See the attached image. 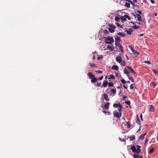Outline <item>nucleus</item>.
Segmentation results:
<instances>
[{"label":"nucleus","mask_w":158,"mask_h":158,"mask_svg":"<svg viewBox=\"0 0 158 158\" xmlns=\"http://www.w3.org/2000/svg\"><path fill=\"white\" fill-rule=\"evenodd\" d=\"M137 149H136L135 147L133 145L131 148V149L132 152L134 153H139L141 152V150L140 148H141V146L139 145H137L136 146Z\"/></svg>","instance_id":"f257e3e1"},{"label":"nucleus","mask_w":158,"mask_h":158,"mask_svg":"<svg viewBox=\"0 0 158 158\" xmlns=\"http://www.w3.org/2000/svg\"><path fill=\"white\" fill-rule=\"evenodd\" d=\"M103 39L105 40V43L106 44H112L114 42V39L111 37H104Z\"/></svg>","instance_id":"f03ea898"},{"label":"nucleus","mask_w":158,"mask_h":158,"mask_svg":"<svg viewBox=\"0 0 158 158\" xmlns=\"http://www.w3.org/2000/svg\"><path fill=\"white\" fill-rule=\"evenodd\" d=\"M115 45L119 48V49L120 50L121 52L122 53L123 52V47L119 43V42H115Z\"/></svg>","instance_id":"7ed1b4c3"},{"label":"nucleus","mask_w":158,"mask_h":158,"mask_svg":"<svg viewBox=\"0 0 158 158\" xmlns=\"http://www.w3.org/2000/svg\"><path fill=\"white\" fill-rule=\"evenodd\" d=\"M113 114L115 117L117 118H120L121 117V115H120L119 113L116 110H114L113 112Z\"/></svg>","instance_id":"20e7f679"},{"label":"nucleus","mask_w":158,"mask_h":158,"mask_svg":"<svg viewBox=\"0 0 158 158\" xmlns=\"http://www.w3.org/2000/svg\"><path fill=\"white\" fill-rule=\"evenodd\" d=\"M133 30L132 28H130L129 30H127V28L125 29V31L126 32L128 35H131Z\"/></svg>","instance_id":"39448f33"},{"label":"nucleus","mask_w":158,"mask_h":158,"mask_svg":"<svg viewBox=\"0 0 158 158\" xmlns=\"http://www.w3.org/2000/svg\"><path fill=\"white\" fill-rule=\"evenodd\" d=\"M116 60L119 63H120L122 60V59L121 57L118 56L116 58Z\"/></svg>","instance_id":"423d86ee"},{"label":"nucleus","mask_w":158,"mask_h":158,"mask_svg":"<svg viewBox=\"0 0 158 158\" xmlns=\"http://www.w3.org/2000/svg\"><path fill=\"white\" fill-rule=\"evenodd\" d=\"M87 75L89 76L90 79L93 78L95 77V76L94 75H93L92 73L91 72L88 73Z\"/></svg>","instance_id":"0eeeda50"},{"label":"nucleus","mask_w":158,"mask_h":158,"mask_svg":"<svg viewBox=\"0 0 158 158\" xmlns=\"http://www.w3.org/2000/svg\"><path fill=\"white\" fill-rule=\"evenodd\" d=\"M107 49H108L111 51H114V48L113 45H108L107 48Z\"/></svg>","instance_id":"6e6552de"},{"label":"nucleus","mask_w":158,"mask_h":158,"mask_svg":"<svg viewBox=\"0 0 158 158\" xmlns=\"http://www.w3.org/2000/svg\"><path fill=\"white\" fill-rule=\"evenodd\" d=\"M113 106L114 108L122 107V106L121 105L118 103L114 104Z\"/></svg>","instance_id":"1a4fd4ad"},{"label":"nucleus","mask_w":158,"mask_h":158,"mask_svg":"<svg viewBox=\"0 0 158 158\" xmlns=\"http://www.w3.org/2000/svg\"><path fill=\"white\" fill-rule=\"evenodd\" d=\"M136 18H137L138 19L139 21H142V20L141 19V17L139 14H137L136 15Z\"/></svg>","instance_id":"9d476101"},{"label":"nucleus","mask_w":158,"mask_h":158,"mask_svg":"<svg viewBox=\"0 0 158 158\" xmlns=\"http://www.w3.org/2000/svg\"><path fill=\"white\" fill-rule=\"evenodd\" d=\"M127 68H128L131 71V72L135 74V72L134 71L133 69L131 67L127 66Z\"/></svg>","instance_id":"9b49d317"},{"label":"nucleus","mask_w":158,"mask_h":158,"mask_svg":"<svg viewBox=\"0 0 158 158\" xmlns=\"http://www.w3.org/2000/svg\"><path fill=\"white\" fill-rule=\"evenodd\" d=\"M110 104L109 102H107L105 103L104 105V107L105 109H108L109 108V106Z\"/></svg>","instance_id":"f8f14e48"},{"label":"nucleus","mask_w":158,"mask_h":158,"mask_svg":"<svg viewBox=\"0 0 158 158\" xmlns=\"http://www.w3.org/2000/svg\"><path fill=\"white\" fill-rule=\"evenodd\" d=\"M146 135V133H145L143 134L140 135L139 139L141 140H143L144 138V136Z\"/></svg>","instance_id":"ddd939ff"},{"label":"nucleus","mask_w":158,"mask_h":158,"mask_svg":"<svg viewBox=\"0 0 158 158\" xmlns=\"http://www.w3.org/2000/svg\"><path fill=\"white\" fill-rule=\"evenodd\" d=\"M104 99L107 101H109V100L108 95L106 94H104Z\"/></svg>","instance_id":"4468645a"},{"label":"nucleus","mask_w":158,"mask_h":158,"mask_svg":"<svg viewBox=\"0 0 158 158\" xmlns=\"http://www.w3.org/2000/svg\"><path fill=\"white\" fill-rule=\"evenodd\" d=\"M123 72L124 74L127 75H129V72L127 71L126 68H125L123 69Z\"/></svg>","instance_id":"2eb2a0df"},{"label":"nucleus","mask_w":158,"mask_h":158,"mask_svg":"<svg viewBox=\"0 0 158 158\" xmlns=\"http://www.w3.org/2000/svg\"><path fill=\"white\" fill-rule=\"evenodd\" d=\"M97 79L94 77L91 80V82L92 83L96 82L97 81Z\"/></svg>","instance_id":"dca6fc26"},{"label":"nucleus","mask_w":158,"mask_h":158,"mask_svg":"<svg viewBox=\"0 0 158 158\" xmlns=\"http://www.w3.org/2000/svg\"><path fill=\"white\" fill-rule=\"evenodd\" d=\"M130 141H132L135 139V136L134 135H132L131 137H130Z\"/></svg>","instance_id":"f3484780"},{"label":"nucleus","mask_w":158,"mask_h":158,"mask_svg":"<svg viewBox=\"0 0 158 158\" xmlns=\"http://www.w3.org/2000/svg\"><path fill=\"white\" fill-rule=\"evenodd\" d=\"M120 37H117L115 38V42H119L121 41Z\"/></svg>","instance_id":"a211bd4d"},{"label":"nucleus","mask_w":158,"mask_h":158,"mask_svg":"<svg viewBox=\"0 0 158 158\" xmlns=\"http://www.w3.org/2000/svg\"><path fill=\"white\" fill-rule=\"evenodd\" d=\"M112 69L115 70H117L118 69V67L117 65H114L112 67Z\"/></svg>","instance_id":"6ab92c4d"},{"label":"nucleus","mask_w":158,"mask_h":158,"mask_svg":"<svg viewBox=\"0 0 158 158\" xmlns=\"http://www.w3.org/2000/svg\"><path fill=\"white\" fill-rule=\"evenodd\" d=\"M118 35L119 36H121L123 37H124L125 36V35L122 32H118Z\"/></svg>","instance_id":"aec40b11"},{"label":"nucleus","mask_w":158,"mask_h":158,"mask_svg":"<svg viewBox=\"0 0 158 158\" xmlns=\"http://www.w3.org/2000/svg\"><path fill=\"white\" fill-rule=\"evenodd\" d=\"M125 6L126 7H127V8H130V3H129L128 2H126L125 3Z\"/></svg>","instance_id":"412c9836"},{"label":"nucleus","mask_w":158,"mask_h":158,"mask_svg":"<svg viewBox=\"0 0 158 158\" xmlns=\"http://www.w3.org/2000/svg\"><path fill=\"white\" fill-rule=\"evenodd\" d=\"M120 19H121L123 22H125L126 20V19L125 18V17L124 16H124H121L120 18Z\"/></svg>","instance_id":"4be33fe9"},{"label":"nucleus","mask_w":158,"mask_h":158,"mask_svg":"<svg viewBox=\"0 0 158 158\" xmlns=\"http://www.w3.org/2000/svg\"><path fill=\"white\" fill-rule=\"evenodd\" d=\"M131 123L130 122L128 121L127 122V128H129L130 127Z\"/></svg>","instance_id":"5701e85b"},{"label":"nucleus","mask_w":158,"mask_h":158,"mask_svg":"<svg viewBox=\"0 0 158 158\" xmlns=\"http://www.w3.org/2000/svg\"><path fill=\"white\" fill-rule=\"evenodd\" d=\"M103 33H104L105 36L107 35V34H109L108 31L106 30H104L103 31Z\"/></svg>","instance_id":"b1692460"},{"label":"nucleus","mask_w":158,"mask_h":158,"mask_svg":"<svg viewBox=\"0 0 158 158\" xmlns=\"http://www.w3.org/2000/svg\"><path fill=\"white\" fill-rule=\"evenodd\" d=\"M138 153H135L133 155V157L134 158H139V155L138 154Z\"/></svg>","instance_id":"393cba45"},{"label":"nucleus","mask_w":158,"mask_h":158,"mask_svg":"<svg viewBox=\"0 0 158 158\" xmlns=\"http://www.w3.org/2000/svg\"><path fill=\"white\" fill-rule=\"evenodd\" d=\"M139 27H140L139 26H137L135 24V25H134L132 26V27L134 29H137L139 28Z\"/></svg>","instance_id":"a878e982"},{"label":"nucleus","mask_w":158,"mask_h":158,"mask_svg":"<svg viewBox=\"0 0 158 158\" xmlns=\"http://www.w3.org/2000/svg\"><path fill=\"white\" fill-rule=\"evenodd\" d=\"M115 20L116 22H119L120 21V19L118 17H116L115 18Z\"/></svg>","instance_id":"bb28decb"},{"label":"nucleus","mask_w":158,"mask_h":158,"mask_svg":"<svg viewBox=\"0 0 158 158\" xmlns=\"http://www.w3.org/2000/svg\"><path fill=\"white\" fill-rule=\"evenodd\" d=\"M108 83V82L106 81V82H103V85L104 87H106V86L107 85Z\"/></svg>","instance_id":"cd10ccee"},{"label":"nucleus","mask_w":158,"mask_h":158,"mask_svg":"<svg viewBox=\"0 0 158 158\" xmlns=\"http://www.w3.org/2000/svg\"><path fill=\"white\" fill-rule=\"evenodd\" d=\"M109 31L111 33H113L114 31V30L113 29H112L111 28H108Z\"/></svg>","instance_id":"c85d7f7f"},{"label":"nucleus","mask_w":158,"mask_h":158,"mask_svg":"<svg viewBox=\"0 0 158 158\" xmlns=\"http://www.w3.org/2000/svg\"><path fill=\"white\" fill-rule=\"evenodd\" d=\"M124 16L125 17L126 19H128L129 20H131V18L129 16H128L127 15H125Z\"/></svg>","instance_id":"c756f323"},{"label":"nucleus","mask_w":158,"mask_h":158,"mask_svg":"<svg viewBox=\"0 0 158 158\" xmlns=\"http://www.w3.org/2000/svg\"><path fill=\"white\" fill-rule=\"evenodd\" d=\"M109 27L111 28H112L113 29H114L116 27L115 25H112L110 24H109Z\"/></svg>","instance_id":"7c9ffc66"},{"label":"nucleus","mask_w":158,"mask_h":158,"mask_svg":"<svg viewBox=\"0 0 158 158\" xmlns=\"http://www.w3.org/2000/svg\"><path fill=\"white\" fill-rule=\"evenodd\" d=\"M120 81L123 84H125L126 83V81L125 80L123 79H121L120 80Z\"/></svg>","instance_id":"2f4dec72"},{"label":"nucleus","mask_w":158,"mask_h":158,"mask_svg":"<svg viewBox=\"0 0 158 158\" xmlns=\"http://www.w3.org/2000/svg\"><path fill=\"white\" fill-rule=\"evenodd\" d=\"M126 63L125 62L124 60H122L121 63V64L123 66H124L126 65Z\"/></svg>","instance_id":"473e14b6"},{"label":"nucleus","mask_w":158,"mask_h":158,"mask_svg":"<svg viewBox=\"0 0 158 158\" xmlns=\"http://www.w3.org/2000/svg\"><path fill=\"white\" fill-rule=\"evenodd\" d=\"M115 78V77L114 76H113L112 75H110L109 77V79H114Z\"/></svg>","instance_id":"72a5a7b5"},{"label":"nucleus","mask_w":158,"mask_h":158,"mask_svg":"<svg viewBox=\"0 0 158 158\" xmlns=\"http://www.w3.org/2000/svg\"><path fill=\"white\" fill-rule=\"evenodd\" d=\"M127 77L128 78V79L129 80H131L132 82H133L134 81H133V78L132 77L129 76V75H127Z\"/></svg>","instance_id":"f704fd0d"},{"label":"nucleus","mask_w":158,"mask_h":158,"mask_svg":"<svg viewBox=\"0 0 158 158\" xmlns=\"http://www.w3.org/2000/svg\"><path fill=\"white\" fill-rule=\"evenodd\" d=\"M89 65L91 67H92L93 68H95L96 67V66L95 64H93L91 63H89Z\"/></svg>","instance_id":"c9c22d12"},{"label":"nucleus","mask_w":158,"mask_h":158,"mask_svg":"<svg viewBox=\"0 0 158 158\" xmlns=\"http://www.w3.org/2000/svg\"><path fill=\"white\" fill-rule=\"evenodd\" d=\"M154 107L153 106H151L150 108V111H154Z\"/></svg>","instance_id":"e433bc0d"},{"label":"nucleus","mask_w":158,"mask_h":158,"mask_svg":"<svg viewBox=\"0 0 158 158\" xmlns=\"http://www.w3.org/2000/svg\"><path fill=\"white\" fill-rule=\"evenodd\" d=\"M108 86L109 87L113 86V83L112 82H110L108 83Z\"/></svg>","instance_id":"4c0bfd02"},{"label":"nucleus","mask_w":158,"mask_h":158,"mask_svg":"<svg viewBox=\"0 0 158 158\" xmlns=\"http://www.w3.org/2000/svg\"><path fill=\"white\" fill-rule=\"evenodd\" d=\"M133 53H134V54H135L136 55H139V52H138L136 50H134L133 52Z\"/></svg>","instance_id":"58836bf2"},{"label":"nucleus","mask_w":158,"mask_h":158,"mask_svg":"<svg viewBox=\"0 0 158 158\" xmlns=\"http://www.w3.org/2000/svg\"><path fill=\"white\" fill-rule=\"evenodd\" d=\"M130 3L133 6V7H136V5L135 4L134 2L132 1Z\"/></svg>","instance_id":"ea45409f"},{"label":"nucleus","mask_w":158,"mask_h":158,"mask_svg":"<svg viewBox=\"0 0 158 158\" xmlns=\"http://www.w3.org/2000/svg\"><path fill=\"white\" fill-rule=\"evenodd\" d=\"M111 91L114 94H116V90L114 89H112L111 90Z\"/></svg>","instance_id":"a19ab883"},{"label":"nucleus","mask_w":158,"mask_h":158,"mask_svg":"<svg viewBox=\"0 0 158 158\" xmlns=\"http://www.w3.org/2000/svg\"><path fill=\"white\" fill-rule=\"evenodd\" d=\"M116 25L118 27H120L121 28H122L123 27V26H121V25H120V24L119 23H116Z\"/></svg>","instance_id":"79ce46f5"},{"label":"nucleus","mask_w":158,"mask_h":158,"mask_svg":"<svg viewBox=\"0 0 158 158\" xmlns=\"http://www.w3.org/2000/svg\"><path fill=\"white\" fill-rule=\"evenodd\" d=\"M154 151V148H152L149 151V152L150 153H151Z\"/></svg>","instance_id":"37998d69"},{"label":"nucleus","mask_w":158,"mask_h":158,"mask_svg":"<svg viewBox=\"0 0 158 158\" xmlns=\"http://www.w3.org/2000/svg\"><path fill=\"white\" fill-rule=\"evenodd\" d=\"M129 47L131 49V50L132 52H133L135 50L132 47L131 45H129Z\"/></svg>","instance_id":"c03bdc74"},{"label":"nucleus","mask_w":158,"mask_h":158,"mask_svg":"<svg viewBox=\"0 0 158 158\" xmlns=\"http://www.w3.org/2000/svg\"><path fill=\"white\" fill-rule=\"evenodd\" d=\"M96 72L99 73V74H101L103 72L101 70H97L95 71Z\"/></svg>","instance_id":"a18cd8bd"},{"label":"nucleus","mask_w":158,"mask_h":158,"mask_svg":"<svg viewBox=\"0 0 158 158\" xmlns=\"http://www.w3.org/2000/svg\"><path fill=\"white\" fill-rule=\"evenodd\" d=\"M143 62L146 63L148 65L150 64H151L150 62L149 61H143Z\"/></svg>","instance_id":"49530a36"},{"label":"nucleus","mask_w":158,"mask_h":158,"mask_svg":"<svg viewBox=\"0 0 158 158\" xmlns=\"http://www.w3.org/2000/svg\"><path fill=\"white\" fill-rule=\"evenodd\" d=\"M152 71L155 74H157V72L156 70H155L154 69H152Z\"/></svg>","instance_id":"de8ad7c7"},{"label":"nucleus","mask_w":158,"mask_h":158,"mask_svg":"<svg viewBox=\"0 0 158 158\" xmlns=\"http://www.w3.org/2000/svg\"><path fill=\"white\" fill-rule=\"evenodd\" d=\"M134 88V85L133 84H131V85L130 87V88L131 89H132Z\"/></svg>","instance_id":"09e8293b"},{"label":"nucleus","mask_w":158,"mask_h":158,"mask_svg":"<svg viewBox=\"0 0 158 158\" xmlns=\"http://www.w3.org/2000/svg\"><path fill=\"white\" fill-rule=\"evenodd\" d=\"M136 123L137 124H140V120L138 117H137V120L136 121Z\"/></svg>","instance_id":"8fccbe9b"},{"label":"nucleus","mask_w":158,"mask_h":158,"mask_svg":"<svg viewBox=\"0 0 158 158\" xmlns=\"http://www.w3.org/2000/svg\"><path fill=\"white\" fill-rule=\"evenodd\" d=\"M103 112L106 114H107L109 115L110 114V112L109 111L107 112V111H103Z\"/></svg>","instance_id":"3c124183"},{"label":"nucleus","mask_w":158,"mask_h":158,"mask_svg":"<svg viewBox=\"0 0 158 158\" xmlns=\"http://www.w3.org/2000/svg\"><path fill=\"white\" fill-rule=\"evenodd\" d=\"M125 103L126 104H127V105H129L130 106V101H125Z\"/></svg>","instance_id":"603ef678"},{"label":"nucleus","mask_w":158,"mask_h":158,"mask_svg":"<svg viewBox=\"0 0 158 158\" xmlns=\"http://www.w3.org/2000/svg\"><path fill=\"white\" fill-rule=\"evenodd\" d=\"M103 57H100V56H98L97 58V59L98 60H101V59H102L103 58Z\"/></svg>","instance_id":"864d4df0"},{"label":"nucleus","mask_w":158,"mask_h":158,"mask_svg":"<svg viewBox=\"0 0 158 158\" xmlns=\"http://www.w3.org/2000/svg\"><path fill=\"white\" fill-rule=\"evenodd\" d=\"M119 139L121 141H123V142H125V140L123 139H121V138H119Z\"/></svg>","instance_id":"5fc2aeb1"},{"label":"nucleus","mask_w":158,"mask_h":158,"mask_svg":"<svg viewBox=\"0 0 158 158\" xmlns=\"http://www.w3.org/2000/svg\"><path fill=\"white\" fill-rule=\"evenodd\" d=\"M122 108H123V107H119V108L118 109V110L119 112H121V111H122Z\"/></svg>","instance_id":"6e6d98bb"},{"label":"nucleus","mask_w":158,"mask_h":158,"mask_svg":"<svg viewBox=\"0 0 158 158\" xmlns=\"http://www.w3.org/2000/svg\"><path fill=\"white\" fill-rule=\"evenodd\" d=\"M103 76H102L101 77H99L98 78V79L99 80H102V79L103 78Z\"/></svg>","instance_id":"4d7b16f0"},{"label":"nucleus","mask_w":158,"mask_h":158,"mask_svg":"<svg viewBox=\"0 0 158 158\" xmlns=\"http://www.w3.org/2000/svg\"><path fill=\"white\" fill-rule=\"evenodd\" d=\"M137 12L140 15H141L142 14V13L141 11L140 10H137Z\"/></svg>","instance_id":"13d9d810"},{"label":"nucleus","mask_w":158,"mask_h":158,"mask_svg":"<svg viewBox=\"0 0 158 158\" xmlns=\"http://www.w3.org/2000/svg\"><path fill=\"white\" fill-rule=\"evenodd\" d=\"M101 84V82L98 83L97 84V85L98 86H100Z\"/></svg>","instance_id":"bf43d9fd"},{"label":"nucleus","mask_w":158,"mask_h":158,"mask_svg":"<svg viewBox=\"0 0 158 158\" xmlns=\"http://www.w3.org/2000/svg\"><path fill=\"white\" fill-rule=\"evenodd\" d=\"M149 141V140L148 139H146L145 140V144H146V143L148 142Z\"/></svg>","instance_id":"052dcab7"},{"label":"nucleus","mask_w":158,"mask_h":158,"mask_svg":"<svg viewBox=\"0 0 158 158\" xmlns=\"http://www.w3.org/2000/svg\"><path fill=\"white\" fill-rule=\"evenodd\" d=\"M140 118H141V119L142 120V121H143V118H142V114H140Z\"/></svg>","instance_id":"680f3d73"},{"label":"nucleus","mask_w":158,"mask_h":158,"mask_svg":"<svg viewBox=\"0 0 158 158\" xmlns=\"http://www.w3.org/2000/svg\"><path fill=\"white\" fill-rule=\"evenodd\" d=\"M127 98V97L125 96H124L123 97V100L124 101V100L125 98Z\"/></svg>","instance_id":"e2e57ef3"},{"label":"nucleus","mask_w":158,"mask_h":158,"mask_svg":"<svg viewBox=\"0 0 158 158\" xmlns=\"http://www.w3.org/2000/svg\"><path fill=\"white\" fill-rule=\"evenodd\" d=\"M152 3H154V1L153 0H150Z\"/></svg>","instance_id":"0e129e2a"},{"label":"nucleus","mask_w":158,"mask_h":158,"mask_svg":"<svg viewBox=\"0 0 158 158\" xmlns=\"http://www.w3.org/2000/svg\"><path fill=\"white\" fill-rule=\"evenodd\" d=\"M143 35L144 34H140L139 35V37H141L143 36Z\"/></svg>","instance_id":"69168bd1"},{"label":"nucleus","mask_w":158,"mask_h":158,"mask_svg":"<svg viewBox=\"0 0 158 158\" xmlns=\"http://www.w3.org/2000/svg\"><path fill=\"white\" fill-rule=\"evenodd\" d=\"M126 1H127L128 2H130V3L132 1L131 0H126Z\"/></svg>","instance_id":"338daca9"},{"label":"nucleus","mask_w":158,"mask_h":158,"mask_svg":"<svg viewBox=\"0 0 158 158\" xmlns=\"http://www.w3.org/2000/svg\"><path fill=\"white\" fill-rule=\"evenodd\" d=\"M117 88L118 89H119L121 88V87L120 86H118Z\"/></svg>","instance_id":"774afa93"}]
</instances>
